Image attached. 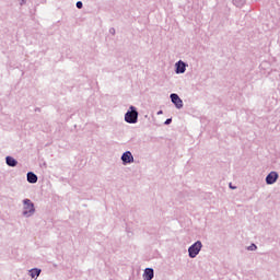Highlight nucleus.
<instances>
[{
    "label": "nucleus",
    "instance_id": "2",
    "mask_svg": "<svg viewBox=\"0 0 280 280\" xmlns=\"http://www.w3.org/2000/svg\"><path fill=\"white\" fill-rule=\"evenodd\" d=\"M201 248H202V243L200 241H197L194 245H191L188 248L189 257H191V259L197 257L198 253H200Z\"/></svg>",
    "mask_w": 280,
    "mask_h": 280
},
{
    "label": "nucleus",
    "instance_id": "1",
    "mask_svg": "<svg viewBox=\"0 0 280 280\" xmlns=\"http://www.w3.org/2000/svg\"><path fill=\"white\" fill-rule=\"evenodd\" d=\"M23 205H24L23 215H26L27 218H30V215H34V211L36 210L34 209V203L32 202V200L24 199Z\"/></svg>",
    "mask_w": 280,
    "mask_h": 280
},
{
    "label": "nucleus",
    "instance_id": "16",
    "mask_svg": "<svg viewBox=\"0 0 280 280\" xmlns=\"http://www.w3.org/2000/svg\"><path fill=\"white\" fill-rule=\"evenodd\" d=\"M161 113H163V112H159L158 114L161 115Z\"/></svg>",
    "mask_w": 280,
    "mask_h": 280
},
{
    "label": "nucleus",
    "instance_id": "8",
    "mask_svg": "<svg viewBox=\"0 0 280 280\" xmlns=\"http://www.w3.org/2000/svg\"><path fill=\"white\" fill-rule=\"evenodd\" d=\"M185 67H186L185 62L178 61L176 63V73H185V69H186Z\"/></svg>",
    "mask_w": 280,
    "mask_h": 280
},
{
    "label": "nucleus",
    "instance_id": "9",
    "mask_svg": "<svg viewBox=\"0 0 280 280\" xmlns=\"http://www.w3.org/2000/svg\"><path fill=\"white\" fill-rule=\"evenodd\" d=\"M27 180H28V183H32V184L38 183V176H36V174L30 172V173H27Z\"/></svg>",
    "mask_w": 280,
    "mask_h": 280
},
{
    "label": "nucleus",
    "instance_id": "3",
    "mask_svg": "<svg viewBox=\"0 0 280 280\" xmlns=\"http://www.w3.org/2000/svg\"><path fill=\"white\" fill-rule=\"evenodd\" d=\"M138 117H139V113H137V110L132 109L131 112L126 113L125 121H127V124H137Z\"/></svg>",
    "mask_w": 280,
    "mask_h": 280
},
{
    "label": "nucleus",
    "instance_id": "5",
    "mask_svg": "<svg viewBox=\"0 0 280 280\" xmlns=\"http://www.w3.org/2000/svg\"><path fill=\"white\" fill-rule=\"evenodd\" d=\"M171 100L173 104H175L176 108H183V100H180L178 94H171Z\"/></svg>",
    "mask_w": 280,
    "mask_h": 280
},
{
    "label": "nucleus",
    "instance_id": "14",
    "mask_svg": "<svg viewBox=\"0 0 280 280\" xmlns=\"http://www.w3.org/2000/svg\"><path fill=\"white\" fill-rule=\"evenodd\" d=\"M165 124H172V118L166 119Z\"/></svg>",
    "mask_w": 280,
    "mask_h": 280
},
{
    "label": "nucleus",
    "instance_id": "13",
    "mask_svg": "<svg viewBox=\"0 0 280 280\" xmlns=\"http://www.w3.org/2000/svg\"><path fill=\"white\" fill-rule=\"evenodd\" d=\"M77 8H78L79 10H82V1H78V2H77Z\"/></svg>",
    "mask_w": 280,
    "mask_h": 280
},
{
    "label": "nucleus",
    "instance_id": "15",
    "mask_svg": "<svg viewBox=\"0 0 280 280\" xmlns=\"http://www.w3.org/2000/svg\"><path fill=\"white\" fill-rule=\"evenodd\" d=\"M230 187H231V189H235V187H233L231 184H230Z\"/></svg>",
    "mask_w": 280,
    "mask_h": 280
},
{
    "label": "nucleus",
    "instance_id": "10",
    "mask_svg": "<svg viewBox=\"0 0 280 280\" xmlns=\"http://www.w3.org/2000/svg\"><path fill=\"white\" fill-rule=\"evenodd\" d=\"M16 160H14V158L12 156H7V165H9L10 167H16Z\"/></svg>",
    "mask_w": 280,
    "mask_h": 280
},
{
    "label": "nucleus",
    "instance_id": "6",
    "mask_svg": "<svg viewBox=\"0 0 280 280\" xmlns=\"http://www.w3.org/2000/svg\"><path fill=\"white\" fill-rule=\"evenodd\" d=\"M121 161L126 164V163H133L135 162V158L132 156V153L130 151H127L122 154L121 156Z\"/></svg>",
    "mask_w": 280,
    "mask_h": 280
},
{
    "label": "nucleus",
    "instance_id": "12",
    "mask_svg": "<svg viewBox=\"0 0 280 280\" xmlns=\"http://www.w3.org/2000/svg\"><path fill=\"white\" fill-rule=\"evenodd\" d=\"M248 250H257V245L253 244L248 247Z\"/></svg>",
    "mask_w": 280,
    "mask_h": 280
},
{
    "label": "nucleus",
    "instance_id": "11",
    "mask_svg": "<svg viewBox=\"0 0 280 280\" xmlns=\"http://www.w3.org/2000/svg\"><path fill=\"white\" fill-rule=\"evenodd\" d=\"M30 275H31L32 279H34V278H36V277H39V275H40V269H32V270L30 271Z\"/></svg>",
    "mask_w": 280,
    "mask_h": 280
},
{
    "label": "nucleus",
    "instance_id": "4",
    "mask_svg": "<svg viewBox=\"0 0 280 280\" xmlns=\"http://www.w3.org/2000/svg\"><path fill=\"white\" fill-rule=\"evenodd\" d=\"M277 178H279V174L277 172H271L266 177L267 185H275L277 183Z\"/></svg>",
    "mask_w": 280,
    "mask_h": 280
},
{
    "label": "nucleus",
    "instance_id": "7",
    "mask_svg": "<svg viewBox=\"0 0 280 280\" xmlns=\"http://www.w3.org/2000/svg\"><path fill=\"white\" fill-rule=\"evenodd\" d=\"M143 279L144 280H152V279H154V269L147 268L144 270V273H143Z\"/></svg>",
    "mask_w": 280,
    "mask_h": 280
}]
</instances>
